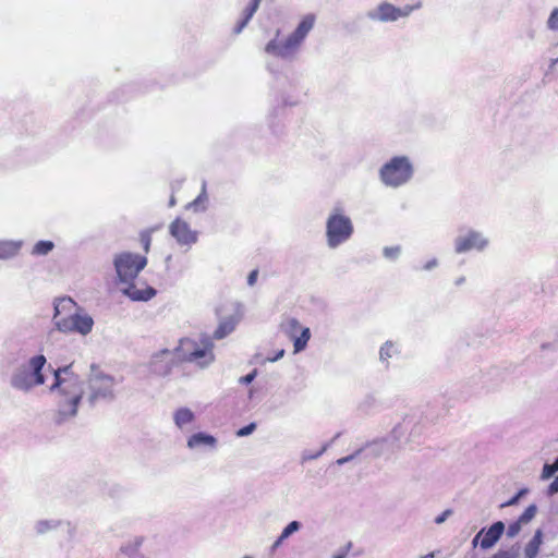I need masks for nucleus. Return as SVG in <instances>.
I'll use <instances>...</instances> for the list:
<instances>
[{"label": "nucleus", "mask_w": 558, "mask_h": 558, "mask_svg": "<svg viewBox=\"0 0 558 558\" xmlns=\"http://www.w3.org/2000/svg\"><path fill=\"white\" fill-rule=\"evenodd\" d=\"M283 355H284V350H279L277 353H274V356H268L265 360H263L262 362L263 363H265V362H276L279 359H281Z\"/></svg>", "instance_id": "obj_45"}, {"label": "nucleus", "mask_w": 558, "mask_h": 558, "mask_svg": "<svg viewBox=\"0 0 558 558\" xmlns=\"http://www.w3.org/2000/svg\"><path fill=\"white\" fill-rule=\"evenodd\" d=\"M173 421L179 429L185 430L194 423L195 414L189 408H180L173 413Z\"/></svg>", "instance_id": "obj_21"}, {"label": "nucleus", "mask_w": 558, "mask_h": 558, "mask_svg": "<svg viewBox=\"0 0 558 558\" xmlns=\"http://www.w3.org/2000/svg\"><path fill=\"white\" fill-rule=\"evenodd\" d=\"M422 2L417 1L415 4H407L398 8L389 2H381L376 8L369 10L366 16L375 22H396L399 19L408 17L413 11L421 9Z\"/></svg>", "instance_id": "obj_10"}, {"label": "nucleus", "mask_w": 558, "mask_h": 558, "mask_svg": "<svg viewBox=\"0 0 558 558\" xmlns=\"http://www.w3.org/2000/svg\"><path fill=\"white\" fill-rule=\"evenodd\" d=\"M558 68V57L553 58L549 62V71H555Z\"/></svg>", "instance_id": "obj_47"}, {"label": "nucleus", "mask_w": 558, "mask_h": 558, "mask_svg": "<svg viewBox=\"0 0 558 558\" xmlns=\"http://www.w3.org/2000/svg\"><path fill=\"white\" fill-rule=\"evenodd\" d=\"M121 292L134 302H147L157 294L156 289L153 287L144 283L140 287L134 281L124 283Z\"/></svg>", "instance_id": "obj_15"}, {"label": "nucleus", "mask_w": 558, "mask_h": 558, "mask_svg": "<svg viewBox=\"0 0 558 558\" xmlns=\"http://www.w3.org/2000/svg\"><path fill=\"white\" fill-rule=\"evenodd\" d=\"M256 376H257V371H256V369H253L250 374H247V375H245V376L241 377V378L239 379V381H240L241 384L248 385V384H251V383L256 378Z\"/></svg>", "instance_id": "obj_39"}, {"label": "nucleus", "mask_w": 558, "mask_h": 558, "mask_svg": "<svg viewBox=\"0 0 558 558\" xmlns=\"http://www.w3.org/2000/svg\"><path fill=\"white\" fill-rule=\"evenodd\" d=\"M422 433V426L414 417L407 416L399 424H397L391 435L397 441L412 442Z\"/></svg>", "instance_id": "obj_12"}, {"label": "nucleus", "mask_w": 558, "mask_h": 558, "mask_svg": "<svg viewBox=\"0 0 558 558\" xmlns=\"http://www.w3.org/2000/svg\"><path fill=\"white\" fill-rule=\"evenodd\" d=\"M141 242L143 244L144 251L147 253L149 251L150 243H151L150 234L149 233H142L141 234Z\"/></svg>", "instance_id": "obj_38"}, {"label": "nucleus", "mask_w": 558, "mask_h": 558, "mask_svg": "<svg viewBox=\"0 0 558 558\" xmlns=\"http://www.w3.org/2000/svg\"><path fill=\"white\" fill-rule=\"evenodd\" d=\"M284 539H281V535L277 538V541L274 543L272 547L274 548H277L278 546L281 545V543L283 542Z\"/></svg>", "instance_id": "obj_50"}, {"label": "nucleus", "mask_w": 558, "mask_h": 558, "mask_svg": "<svg viewBox=\"0 0 558 558\" xmlns=\"http://www.w3.org/2000/svg\"><path fill=\"white\" fill-rule=\"evenodd\" d=\"M333 558H344V555H343V554H341V555H336V556H333Z\"/></svg>", "instance_id": "obj_53"}, {"label": "nucleus", "mask_w": 558, "mask_h": 558, "mask_svg": "<svg viewBox=\"0 0 558 558\" xmlns=\"http://www.w3.org/2000/svg\"><path fill=\"white\" fill-rule=\"evenodd\" d=\"M282 102H283V105H289V106H293L296 104L295 100H288V99H283Z\"/></svg>", "instance_id": "obj_51"}, {"label": "nucleus", "mask_w": 558, "mask_h": 558, "mask_svg": "<svg viewBox=\"0 0 558 558\" xmlns=\"http://www.w3.org/2000/svg\"><path fill=\"white\" fill-rule=\"evenodd\" d=\"M546 26L548 29L557 32L558 31V8L551 10L547 21Z\"/></svg>", "instance_id": "obj_33"}, {"label": "nucleus", "mask_w": 558, "mask_h": 558, "mask_svg": "<svg viewBox=\"0 0 558 558\" xmlns=\"http://www.w3.org/2000/svg\"><path fill=\"white\" fill-rule=\"evenodd\" d=\"M539 349L543 353L553 352L558 354V338L554 339L553 341H544Z\"/></svg>", "instance_id": "obj_34"}, {"label": "nucleus", "mask_w": 558, "mask_h": 558, "mask_svg": "<svg viewBox=\"0 0 558 558\" xmlns=\"http://www.w3.org/2000/svg\"><path fill=\"white\" fill-rule=\"evenodd\" d=\"M174 205H175V198H174V196L172 195V196L170 197V201H169V206H170V207H172V206H174Z\"/></svg>", "instance_id": "obj_52"}, {"label": "nucleus", "mask_w": 558, "mask_h": 558, "mask_svg": "<svg viewBox=\"0 0 558 558\" xmlns=\"http://www.w3.org/2000/svg\"><path fill=\"white\" fill-rule=\"evenodd\" d=\"M401 253V246L395 245V246H386L383 250V254L386 258L390 260H396Z\"/></svg>", "instance_id": "obj_32"}, {"label": "nucleus", "mask_w": 558, "mask_h": 558, "mask_svg": "<svg viewBox=\"0 0 558 558\" xmlns=\"http://www.w3.org/2000/svg\"><path fill=\"white\" fill-rule=\"evenodd\" d=\"M217 438L210 434L198 432L192 434L186 441V446L190 450H202V449H216Z\"/></svg>", "instance_id": "obj_18"}, {"label": "nucleus", "mask_w": 558, "mask_h": 558, "mask_svg": "<svg viewBox=\"0 0 558 558\" xmlns=\"http://www.w3.org/2000/svg\"><path fill=\"white\" fill-rule=\"evenodd\" d=\"M113 265L119 283H130L146 267L147 257L131 252H123L114 256Z\"/></svg>", "instance_id": "obj_8"}, {"label": "nucleus", "mask_w": 558, "mask_h": 558, "mask_svg": "<svg viewBox=\"0 0 558 558\" xmlns=\"http://www.w3.org/2000/svg\"><path fill=\"white\" fill-rule=\"evenodd\" d=\"M144 542V536H133L120 546L119 553L125 558H145L141 550Z\"/></svg>", "instance_id": "obj_19"}, {"label": "nucleus", "mask_w": 558, "mask_h": 558, "mask_svg": "<svg viewBox=\"0 0 558 558\" xmlns=\"http://www.w3.org/2000/svg\"><path fill=\"white\" fill-rule=\"evenodd\" d=\"M208 196L206 191V183L203 182L199 195L186 205V209H192L195 213H202L207 209Z\"/></svg>", "instance_id": "obj_23"}, {"label": "nucleus", "mask_w": 558, "mask_h": 558, "mask_svg": "<svg viewBox=\"0 0 558 558\" xmlns=\"http://www.w3.org/2000/svg\"><path fill=\"white\" fill-rule=\"evenodd\" d=\"M380 182L392 189L409 183L414 175V166L408 156H393L378 171Z\"/></svg>", "instance_id": "obj_5"}, {"label": "nucleus", "mask_w": 558, "mask_h": 558, "mask_svg": "<svg viewBox=\"0 0 558 558\" xmlns=\"http://www.w3.org/2000/svg\"><path fill=\"white\" fill-rule=\"evenodd\" d=\"M450 514H451V510H449V509L445 510L442 513H440L439 515H437L435 518V523L436 524L444 523Z\"/></svg>", "instance_id": "obj_43"}, {"label": "nucleus", "mask_w": 558, "mask_h": 558, "mask_svg": "<svg viewBox=\"0 0 558 558\" xmlns=\"http://www.w3.org/2000/svg\"><path fill=\"white\" fill-rule=\"evenodd\" d=\"M326 450V447H324L322 450H319L317 453L313 454L310 457V459H316L318 458L319 456L323 454V452Z\"/></svg>", "instance_id": "obj_49"}, {"label": "nucleus", "mask_w": 558, "mask_h": 558, "mask_svg": "<svg viewBox=\"0 0 558 558\" xmlns=\"http://www.w3.org/2000/svg\"><path fill=\"white\" fill-rule=\"evenodd\" d=\"M177 362L190 363L199 369L207 368L215 361L213 338L207 335L183 338L174 348Z\"/></svg>", "instance_id": "obj_4"}, {"label": "nucleus", "mask_w": 558, "mask_h": 558, "mask_svg": "<svg viewBox=\"0 0 558 558\" xmlns=\"http://www.w3.org/2000/svg\"><path fill=\"white\" fill-rule=\"evenodd\" d=\"M54 248V243L48 240H40L35 243L31 254L34 256H46Z\"/></svg>", "instance_id": "obj_28"}, {"label": "nucleus", "mask_w": 558, "mask_h": 558, "mask_svg": "<svg viewBox=\"0 0 558 558\" xmlns=\"http://www.w3.org/2000/svg\"><path fill=\"white\" fill-rule=\"evenodd\" d=\"M314 23L315 16L313 14L305 15L296 28L286 39L279 38L280 31L277 29L275 38L269 40L265 46V52L268 56L279 58L284 61L295 60L302 44L314 27Z\"/></svg>", "instance_id": "obj_3"}, {"label": "nucleus", "mask_w": 558, "mask_h": 558, "mask_svg": "<svg viewBox=\"0 0 558 558\" xmlns=\"http://www.w3.org/2000/svg\"><path fill=\"white\" fill-rule=\"evenodd\" d=\"M300 331L301 333H296V336L292 339L295 353L303 351L306 348L307 342L311 338L310 328L304 327Z\"/></svg>", "instance_id": "obj_27"}, {"label": "nucleus", "mask_w": 558, "mask_h": 558, "mask_svg": "<svg viewBox=\"0 0 558 558\" xmlns=\"http://www.w3.org/2000/svg\"><path fill=\"white\" fill-rule=\"evenodd\" d=\"M174 361H177L174 350L165 349L153 355L150 367L154 373L166 375L170 372Z\"/></svg>", "instance_id": "obj_16"}, {"label": "nucleus", "mask_w": 558, "mask_h": 558, "mask_svg": "<svg viewBox=\"0 0 558 558\" xmlns=\"http://www.w3.org/2000/svg\"><path fill=\"white\" fill-rule=\"evenodd\" d=\"M242 558H253V557H251V556H247V555H246V556H244V557H242Z\"/></svg>", "instance_id": "obj_55"}, {"label": "nucleus", "mask_w": 558, "mask_h": 558, "mask_svg": "<svg viewBox=\"0 0 558 558\" xmlns=\"http://www.w3.org/2000/svg\"><path fill=\"white\" fill-rule=\"evenodd\" d=\"M49 391L57 396L53 422L62 425L74 420L84 396V381L72 371V365L53 371V383Z\"/></svg>", "instance_id": "obj_1"}, {"label": "nucleus", "mask_w": 558, "mask_h": 558, "mask_svg": "<svg viewBox=\"0 0 558 558\" xmlns=\"http://www.w3.org/2000/svg\"><path fill=\"white\" fill-rule=\"evenodd\" d=\"M438 266V259L437 258H430L429 260H427L424 265H423V270H426V271H430L433 270L434 268H436Z\"/></svg>", "instance_id": "obj_41"}, {"label": "nucleus", "mask_w": 558, "mask_h": 558, "mask_svg": "<svg viewBox=\"0 0 558 558\" xmlns=\"http://www.w3.org/2000/svg\"><path fill=\"white\" fill-rule=\"evenodd\" d=\"M525 489H521L515 496H513L509 501H507L506 504L502 505V507L505 506H512L514 504H517L519 501V499L521 498V496H523L525 494Z\"/></svg>", "instance_id": "obj_44"}, {"label": "nucleus", "mask_w": 558, "mask_h": 558, "mask_svg": "<svg viewBox=\"0 0 558 558\" xmlns=\"http://www.w3.org/2000/svg\"><path fill=\"white\" fill-rule=\"evenodd\" d=\"M558 493V476L549 484L547 495L553 496Z\"/></svg>", "instance_id": "obj_42"}, {"label": "nucleus", "mask_w": 558, "mask_h": 558, "mask_svg": "<svg viewBox=\"0 0 558 558\" xmlns=\"http://www.w3.org/2000/svg\"><path fill=\"white\" fill-rule=\"evenodd\" d=\"M169 232L181 246H191L196 243L198 239L197 231L192 230L190 225L180 218L171 222Z\"/></svg>", "instance_id": "obj_13"}, {"label": "nucleus", "mask_w": 558, "mask_h": 558, "mask_svg": "<svg viewBox=\"0 0 558 558\" xmlns=\"http://www.w3.org/2000/svg\"><path fill=\"white\" fill-rule=\"evenodd\" d=\"M360 452H361V450H357V451H355L353 454H350V456H347V457H342V458L338 459V460L336 461V463H337L338 465H343V464H345V463H348V462L352 461L355 457H357V456L360 454Z\"/></svg>", "instance_id": "obj_40"}, {"label": "nucleus", "mask_w": 558, "mask_h": 558, "mask_svg": "<svg viewBox=\"0 0 558 558\" xmlns=\"http://www.w3.org/2000/svg\"><path fill=\"white\" fill-rule=\"evenodd\" d=\"M114 378L101 372L97 366L92 365L88 376V402L94 405L100 400H112L114 398Z\"/></svg>", "instance_id": "obj_9"}, {"label": "nucleus", "mask_w": 558, "mask_h": 558, "mask_svg": "<svg viewBox=\"0 0 558 558\" xmlns=\"http://www.w3.org/2000/svg\"><path fill=\"white\" fill-rule=\"evenodd\" d=\"M259 4H260V0H251L250 1V3L243 10L240 21L236 23V25L234 27V31H233L234 34H240L244 29V27L247 25V23L251 21V19L257 11Z\"/></svg>", "instance_id": "obj_22"}, {"label": "nucleus", "mask_w": 558, "mask_h": 558, "mask_svg": "<svg viewBox=\"0 0 558 558\" xmlns=\"http://www.w3.org/2000/svg\"><path fill=\"white\" fill-rule=\"evenodd\" d=\"M302 329L299 320L294 317L284 318L280 324V330L291 340Z\"/></svg>", "instance_id": "obj_24"}, {"label": "nucleus", "mask_w": 558, "mask_h": 558, "mask_svg": "<svg viewBox=\"0 0 558 558\" xmlns=\"http://www.w3.org/2000/svg\"><path fill=\"white\" fill-rule=\"evenodd\" d=\"M300 523L298 521L290 522L281 532V539L288 538L292 533L299 531Z\"/></svg>", "instance_id": "obj_35"}, {"label": "nucleus", "mask_w": 558, "mask_h": 558, "mask_svg": "<svg viewBox=\"0 0 558 558\" xmlns=\"http://www.w3.org/2000/svg\"><path fill=\"white\" fill-rule=\"evenodd\" d=\"M542 531L537 530L532 537V539L529 542V544L525 547V557L526 558H535L538 554L539 546L542 544Z\"/></svg>", "instance_id": "obj_26"}, {"label": "nucleus", "mask_w": 558, "mask_h": 558, "mask_svg": "<svg viewBox=\"0 0 558 558\" xmlns=\"http://www.w3.org/2000/svg\"><path fill=\"white\" fill-rule=\"evenodd\" d=\"M59 525V521L56 520H40L36 523L35 530L38 534H44L50 530L56 529Z\"/></svg>", "instance_id": "obj_29"}, {"label": "nucleus", "mask_w": 558, "mask_h": 558, "mask_svg": "<svg viewBox=\"0 0 558 558\" xmlns=\"http://www.w3.org/2000/svg\"><path fill=\"white\" fill-rule=\"evenodd\" d=\"M267 69L272 72L270 64L267 65Z\"/></svg>", "instance_id": "obj_54"}, {"label": "nucleus", "mask_w": 558, "mask_h": 558, "mask_svg": "<svg viewBox=\"0 0 558 558\" xmlns=\"http://www.w3.org/2000/svg\"><path fill=\"white\" fill-rule=\"evenodd\" d=\"M53 324L61 332L87 336L93 330L94 319L71 298H61L54 302Z\"/></svg>", "instance_id": "obj_2"}, {"label": "nucleus", "mask_w": 558, "mask_h": 558, "mask_svg": "<svg viewBox=\"0 0 558 558\" xmlns=\"http://www.w3.org/2000/svg\"><path fill=\"white\" fill-rule=\"evenodd\" d=\"M537 512V508L535 505H531L529 506L524 512L519 517V521L522 523V524H526L529 523L536 514Z\"/></svg>", "instance_id": "obj_31"}, {"label": "nucleus", "mask_w": 558, "mask_h": 558, "mask_svg": "<svg viewBox=\"0 0 558 558\" xmlns=\"http://www.w3.org/2000/svg\"><path fill=\"white\" fill-rule=\"evenodd\" d=\"M354 233L351 218L340 206L333 207L326 219V242L329 248H337L348 242Z\"/></svg>", "instance_id": "obj_6"}, {"label": "nucleus", "mask_w": 558, "mask_h": 558, "mask_svg": "<svg viewBox=\"0 0 558 558\" xmlns=\"http://www.w3.org/2000/svg\"><path fill=\"white\" fill-rule=\"evenodd\" d=\"M46 357L43 354L31 357L27 365L19 367L11 376V386L20 391L28 392L34 387L45 384L43 368L46 365Z\"/></svg>", "instance_id": "obj_7"}, {"label": "nucleus", "mask_w": 558, "mask_h": 558, "mask_svg": "<svg viewBox=\"0 0 558 558\" xmlns=\"http://www.w3.org/2000/svg\"><path fill=\"white\" fill-rule=\"evenodd\" d=\"M505 531V524L501 521L494 523L487 531L482 529L473 538V546H476L481 539L480 545L483 549L493 547Z\"/></svg>", "instance_id": "obj_14"}, {"label": "nucleus", "mask_w": 558, "mask_h": 558, "mask_svg": "<svg viewBox=\"0 0 558 558\" xmlns=\"http://www.w3.org/2000/svg\"><path fill=\"white\" fill-rule=\"evenodd\" d=\"M255 429H256V424L250 423L248 425L238 429L235 434L238 437H245V436L251 435Z\"/></svg>", "instance_id": "obj_36"}, {"label": "nucleus", "mask_w": 558, "mask_h": 558, "mask_svg": "<svg viewBox=\"0 0 558 558\" xmlns=\"http://www.w3.org/2000/svg\"><path fill=\"white\" fill-rule=\"evenodd\" d=\"M556 472H558V458L551 464H548V463L544 464L541 478L548 480L551 476H554V474Z\"/></svg>", "instance_id": "obj_30"}, {"label": "nucleus", "mask_w": 558, "mask_h": 558, "mask_svg": "<svg viewBox=\"0 0 558 558\" xmlns=\"http://www.w3.org/2000/svg\"><path fill=\"white\" fill-rule=\"evenodd\" d=\"M521 525H522V523L519 520H517L515 522L511 523L508 526L507 535L509 537H514L517 534H519V532L521 530Z\"/></svg>", "instance_id": "obj_37"}, {"label": "nucleus", "mask_w": 558, "mask_h": 558, "mask_svg": "<svg viewBox=\"0 0 558 558\" xmlns=\"http://www.w3.org/2000/svg\"><path fill=\"white\" fill-rule=\"evenodd\" d=\"M24 242L22 240H2L0 241V259H9L15 257Z\"/></svg>", "instance_id": "obj_20"}, {"label": "nucleus", "mask_w": 558, "mask_h": 558, "mask_svg": "<svg viewBox=\"0 0 558 558\" xmlns=\"http://www.w3.org/2000/svg\"><path fill=\"white\" fill-rule=\"evenodd\" d=\"M242 317L243 308L240 304H238L234 314L219 323L218 327L214 331L213 338L220 340L230 335L235 329V326L240 323Z\"/></svg>", "instance_id": "obj_17"}, {"label": "nucleus", "mask_w": 558, "mask_h": 558, "mask_svg": "<svg viewBox=\"0 0 558 558\" xmlns=\"http://www.w3.org/2000/svg\"><path fill=\"white\" fill-rule=\"evenodd\" d=\"M399 353V350L392 341H386L379 350V360L381 363H385L386 365L389 364V360Z\"/></svg>", "instance_id": "obj_25"}, {"label": "nucleus", "mask_w": 558, "mask_h": 558, "mask_svg": "<svg viewBox=\"0 0 558 558\" xmlns=\"http://www.w3.org/2000/svg\"><path fill=\"white\" fill-rule=\"evenodd\" d=\"M489 244V240L484 233L469 229L466 232L459 234L454 240V251L463 254L470 251H484Z\"/></svg>", "instance_id": "obj_11"}, {"label": "nucleus", "mask_w": 558, "mask_h": 558, "mask_svg": "<svg viewBox=\"0 0 558 558\" xmlns=\"http://www.w3.org/2000/svg\"><path fill=\"white\" fill-rule=\"evenodd\" d=\"M257 277H258V270H256V269L252 270L247 277V284L251 287L254 286L256 283Z\"/></svg>", "instance_id": "obj_46"}, {"label": "nucleus", "mask_w": 558, "mask_h": 558, "mask_svg": "<svg viewBox=\"0 0 558 558\" xmlns=\"http://www.w3.org/2000/svg\"><path fill=\"white\" fill-rule=\"evenodd\" d=\"M465 281H466L465 277H464V276H461V277H458V278L454 280V284H456L457 287H459V286H462Z\"/></svg>", "instance_id": "obj_48"}]
</instances>
